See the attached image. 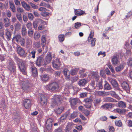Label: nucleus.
Masks as SVG:
<instances>
[{
	"mask_svg": "<svg viewBox=\"0 0 132 132\" xmlns=\"http://www.w3.org/2000/svg\"><path fill=\"white\" fill-rule=\"evenodd\" d=\"M31 86V85L27 81H24L22 82V88L23 90L26 92H27L30 90Z\"/></svg>",
	"mask_w": 132,
	"mask_h": 132,
	"instance_id": "1",
	"label": "nucleus"
},
{
	"mask_svg": "<svg viewBox=\"0 0 132 132\" xmlns=\"http://www.w3.org/2000/svg\"><path fill=\"white\" fill-rule=\"evenodd\" d=\"M59 87L58 84L55 82H53L47 85L46 88L52 91L56 90Z\"/></svg>",
	"mask_w": 132,
	"mask_h": 132,
	"instance_id": "2",
	"label": "nucleus"
},
{
	"mask_svg": "<svg viewBox=\"0 0 132 132\" xmlns=\"http://www.w3.org/2000/svg\"><path fill=\"white\" fill-rule=\"evenodd\" d=\"M108 80L109 82L111 83L113 86L115 88L116 90H120V88L118 86V84L115 79L109 78H108Z\"/></svg>",
	"mask_w": 132,
	"mask_h": 132,
	"instance_id": "3",
	"label": "nucleus"
},
{
	"mask_svg": "<svg viewBox=\"0 0 132 132\" xmlns=\"http://www.w3.org/2000/svg\"><path fill=\"white\" fill-rule=\"evenodd\" d=\"M18 61H19V67L20 71L24 74H26L25 72L26 68L22 61L18 58Z\"/></svg>",
	"mask_w": 132,
	"mask_h": 132,
	"instance_id": "4",
	"label": "nucleus"
},
{
	"mask_svg": "<svg viewBox=\"0 0 132 132\" xmlns=\"http://www.w3.org/2000/svg\"><path fill=\"white\" fill-rule=\"evenodd\" d=\"M16 48L17 49V52L20 55L24 57H25L26 56L25 51L22 48L19 46H17Z\"/></svg>",
	"mask_w": 132,
	"mask_h": 132,
	"instance_id": "5",
	"label": "nucleus"
},
{
	"mask_svg": "<svg viewBox=\"0 0 132 132\" xmlns=\"http://www.w3.org/2000/svg\"><path fill=\"white\" fill-rule=\"evenodd\" d=\"M52 64L53 67L57 69H59L60 67V62L59 59H56L53 61Z\"/></svg>",
	"mask_w": 132,
	"mask_h": 132,
	"instance_id": "6",
	"label": "nucleus"
},
{
	"mask_svg": "<svg viewBox=\"0 0 132 132\" xmlns=\"http://www.w3.org/2000/svg\"><path fill=\"white\" fill-rule=\"evenodd\" d=\"M52 59L51 54L50 52H48L44 60V64L46 65L50 63Z\"/></svg>",
	"mask_w": 132,
	"mask_h": 132,
	"instance_id": "7",
	"label": "nucleus"
},
{
	"mask_svg": "<svg viewBox=\"0 0 132 132\" xmlns=\"http://www.w3.org/2000/svg\"><path fill=\"white\" fill-rule=\"evenodd\" d=\"M22 6L26 11H31V7L25 1H21Z\"/></svg>",
	"mask_w": 132,
	"mask_h": 132,
	"instance_id": "8",
	"label": "nucleus"
},
{
	"mask_svg": "<svg viewBox=\"0 0 132 132\" xmlns=\"http://www.w3.org/2000/svg\"><path fill=\"white\" fill-rule=\"evenodd\" d=\"M23 105L26 109H29L31 106V101L29 99H24L23 101Z\"/></svg>",
	"mask_w": 132,
	"mask_h": 132,
	"instance_id": "9",
	"label": "nucleus"
},
{
	"mask_svg": "<svg viewBox=\"0 0 132 132\" xmlns=\"http://www.w3.org/2000/svg\"><path fill=\"white\" fill-rule=\"evenodd\" d=\"M40 103L42 104L45 106L47 103V100L46 96L43 94L40 96Z\"/></svg>",
	"mask_w": 132,
	"mask_h": 132,
	"instance_id": "10",
	"label": "nucleus"
},
{
	"mask_svg": "<svg viewBox=\"0 0 132 132\" xmlns=\"http://www.w3.org/2000/svg\"><path fill=\"white\" fill-rule=\"evenodd\" d=\"M43 58L41 56L37 57L36 61V65L38 66H41L42 64L44 65L43 62Z\"/></svg>",
	"mask_w": 132,
	"mask_h": 132,
	"instance_id": "11",
	"label": "nucleus"
},
{
	"mask_svg": "<svg viewBox=\"0 0 132 132\" xmlns=\"http://www.w3.org/2000/svg\"><path fill=\"white\" fill-rule=\"evenodd\" d=\"M111 61L112 64L115 65H116L120 62L118 57L115 56H113Z\"/></svg>",
	"mask_w": 132,
	"mask_h": 132,
	"instance_id": "12",
	"label": "nucleus"
},
{
	"mask_svg": "<svg viewBox=\"0 0 132 132\" xmlns=\"http://www.w3.org/2000/svg\"><path fill=\"white\" fill-rule=\"evenodd\" d=\"M114 106V105L111 103H107L103 105L100 107L101 109H107L109 108H110Z\"/></svg>",
	"mask_w": 132,
	"mask_h": 132,
	"instance_id": "13",
	"label": "nucleus"
},
{
	"mask_svg": "<svg viewBox=\"0 0 132 132\" xmlns=\"http://www.w3.org/2000/svg\"><path fill=\"white\" fill-rule=\"evenodd\" d=\"M122 87L123 89L125 90L127 92H129L130 88L129 85L126 82H123L122 85Z\"/></svg>",
	"mask_w": 132,
	"mask_h": 132,
	"instance_id": "14",
	"label": "nucleus"
},
{
	"mask_svg": "<svg viewBox=\"0 0 132 132\" xmlns=\"http://www.w3.org/2000/svg\"><path fill=\"white\" fill-rule=\"evenodd\" d=\"M8 68L11 73H14L15 71L16 67L14 64H10L8 66Z\"/></svg>",
	"mask_w": 132,
	"mask_h": 132,
	"instance_id": "15",
	"label": "nucleus"
},
{
	"mask_svg": "<svg viewBox=\"0 0 132 132\" xmlns=\"http://www.w3.org/2000/svg\"><path fill=\"white\" fill-rule=\"evenodd\" d=\"M63 106H61L57 108L54 109V111L57 114H59L62 112L63 110Z\"/></svg>",
	"mask_w": 132,
	"mask_h": 132,
	"instance_id": "16",
	"label": "nucleus"
},
{
	"mask_svg": "<svg viewBox=\"0 0 132 132\" xmlns=\"http://www.w3.org/2000/svg\"><path fill=\"white\" fill-rule=\"evenodd\" d=\"M78 99L77 98L71 99L70 100L71 105V106L76 105L78 103Z\"/></svg>",
	"mask_w": 132,
	"mask_h": 132,
	"instance_id": "17",
	"label": "nucleus"
},
{
	"mask_svg": "<svg viewBox=\"0 0 132 132\" xmlns=\"http://www.w3.org/2000/svg\"><path fill=\"white\" fill-rule=\"evenodd\" d=\"M31 68L32 75L34 77L38 75L37 68L34 67H32Z\"/></svg>",
	"mask_w": 132,
	"mask_h": 132,
	"instance_id": "18",
	"label": "nucleus"
},
{
	"mask_svg": "<svg viewBox=\"0 0 132 132\" xmlns=\"http://www.w3.org/2000/svg\"><path fill=\"white\" fill-rule=\"evenodd\" d=\"M4 21L5 27H8L10 25L9 19L8 18H6L4 19Z\"/></svg>",
	"mask_w": 132,
	"mask_h": 132,
	"instance_id": "19",
	"label": "nucleus"
},
{
	"mask_svg": "<svg viewBox=\"0 0 132 132\" xmlns=\"http://www.w3.org/2000/svg\"><path fill=\"white\" fill-rule=\"evenodd\" d=\"M75 12L76 15H82L85 13V11H82L80 9L75 10Z\"/></svg>",
	"mask_w": 132,
	"mask_h": 132,
	"instance_id": "20",
	"label": "nucleus"
},
{
	"mask_svg": "<svg viewBox=\"0 0 132 132\" xmlns=\"http://www.w3.org/2000/svg\"><path fill=\"white\" fill-rule=\"evenodd\" d=\"M46 38L45 36L43 35L42 36L41 40V43L42 47L45 46L46 44Z\"/></svg>",
	"mask_w": 132,
	"mask_h": 132,
	"instance_id": "21",
	"label": "nucleus"
},
{
	"mask_svg": "<svg viewBox=\"0 0 132 132\" xmlns=\"http://www.w3.org/2000/svg\"><path fill=\"white\" fill-rule=\"evenodd\" d=\"M105 84L104 86V89L109 90L111 89V87L106 81H105Z\"/></svg>",
	"mask_w": 132,
	"mask_h": 132,
	"instance_id": "22",
	"label": "nucleus"
},
{
	"mask_svg": "<svg viewBox=\"0 0 132 132\" xmlns=\"http://www.w3.org/2000/svg\"><path fill=\"white\" fill-rule=\"evenodd\" d=\"M9 5L12 11L14 13L15 12V7L14 3H13L10 2Z\"/></svg>",
	"mask_w": 132,
	"mask_h": 132,
	"instance_id": "23",
	"label": "nucleus"
},
{
	"mask_svg": "<svg viewBox=\"0 0 132 132\" xmlns=\"http://www.w3.org/2000/svg\"><path fill=\"white\" fill-rule=\"evenodd\" d=\"M60 100H59V98L57 99H56L55 101L53 102L51 104V106L52 108H54V107H56L58 105V103H60Z\"/></svg>",
	"mask_w": 132,
	"mask_h": 132,
	"instance_id": "24",
	"label": "nucleus"
},
{
	"mask_svg": "<svg viewBox=\"0 0 132 132\" xmlns=\"http://www.w3.org/2000/svg\"><path fill=\"white\" fill-rule=\"evenodd\" d=\"M86 83V80L84 79L79 81L78 82V84L80 86H84Z\"/></svg>",
	"mask_w": 132,
	"mask_h": 132,
	"instance_id": "25",
	"label": "nucleus"
},
{
	"mask_svg": "<svg viewBox=\"0 0 132 132\" xmlns=\"http://www.w3.org/2000/svg\"><path fill=\"white\" fill-rule=\"evenodd\" d=\"M40 36V34L39 32H35L34 34V38L35 40H37L39 39Z\"/></svg>",
	"mask_w": 132,
	"mask_h": 132,
	"instance_id": "26",
	"label": "nucleus"
},
{
	"mask_svg": "<svg viewBox=\"0 0 132 132\" xmlns=\"http://www.w3.org/2000/svg\"><path fill=\"white\" fill-rule=\"evenodd\" d=\"M95 89L97 90L102 89L103 88L102 82H100L98 84H97L95 87Z\"/></svg>",
	"mask_w": 132,
	"mask_h": 132,
	"instance_id": "27",
	"label": "nucleus"
},
{
	"mask_svg": "<svg viewBox=\"0 0 132 132\" xmlns=\"http://www.w3.org/2000/svg\"><path fill=\"white\" fill-rule=\"evenodd\" d=\"M21 38L20 35L17 34L15 35L12 39V40H15L18 43L19 40Z\"/></svg>",
	"mask_w": 132,
	"mask_h": 132,
	"instance_id": "28",
	"label": "nucleus"
},
{
	"mask_svg": "<svg viewBox=\"0 0 132 132\" xmlns=\"http://www.w3.org/2000/svg\"><path fill=\"white\" fill-rule=\"evenodd\" d=\"M21 34L23 36H25L27 34L26 29L24 26H23L21 30Z\"/></svg>",
	"mask_w": 132,
	"mask_h": 132,
	"instance_id": "29",
	"label": "nucleus"
},
{
	"mask_svg": "<svg viewBox=\"0 0 132 132\" xmlns=\"http://www.w3.org/2000/svg\"><path fill=\"white\" fill-rule=\"evenodd\" d=\"M94 32L93 31L91 30L90 34H89L87 40L88 42H90L92 40V39L93 37Z\"/></svg>",
	"mask_w": 132,
	"mask_h": 132,
	"instance_id": "30",
	"label": "nucleus"
},
{
	"mask_svg": "<svg viewBox=\"0 0 132 132\" xmlns=\"http://www.w3.org/2000/svg\"><path fill=\"white\" fill-rule=\"evenodd\" d=\"M42 80L43 81H46L49 79V77L46 75H43L41 76Z\"/></svg>",
	"mask_w": 132,
	"mask_h": 132,
	"instance_id": "31",
	"label": "nucleus"
},
{
	"mask_svg": "<svg viewBox=\"0 0 132 132\" xmlns=\"http://www.w3.org/2000/svg\"><path fill=\"white\" fill-rule=\"evenodd\" d=\"M124 68V66L123 64H121L117 66L115 69L117 72H119L122 70Z\"/></svg>",
	"mask_w": 132,
	"mask_h": 132,
	"instance_id": "32",
	"label": "nucleus"
},
{
	"mask_svg": "<svg viewBox=\"0 0 132 132\" xmlns=\"http://www.w3.org/2000/svg\"><path fill=\"white\" fill-rule=\"evenodd\" d=\"M16 16L17 19L20 22H22V20L21 14L19 13H17L16 14Z\"/></svg>",
	"mask_w": 132,
	"mask_h": 132,
	"instance_id": "33",
	"label": "nucleus"
},
{
	"mask_svg": "<svg viewBox=\"0 0 132 132\" xmlns=\"http://www.w3.org/2000/svg\"><path fill=\"white\" fill-rule=\"evenodd\" d=\"M6 32L5 33V35L6 36V37L8 40H10L11 38V34L9 31L7 29H6Z\"/></svg>",
	"mask_w": 132,
	"mask_h": 132,
	"instance_id": "34",
	"label": "nucleus"
},
{
	"mask_svg": "<svg viewBox=\"0 0 132 132\" xmlns=\"http://www.w3.org/2000/svg\"><path fill=\"white\" fill-rule=\"evenodd\" d=\"M29 53L30 54V55H32L31 57L33 59H35V57L36 50L35 49L31 50V52H30Z\"/></svg>",
	"mask_w": 132,
	"mask_h": 132,
	"instance_id": "35",
	"label": "nucleus"
},
{
	"mask_svg": "<svg viewBox=\"0 0 132 132\" xmlns=\"http://www.w3.org/2000/svg\"><path fill=\"white\" fill-rule=\"evenodd\" d=\"M63 72L65 77L68 78L69 77V71L67 69H64L63 70Z\"/></svg>",
	"mask_w": 132,
	"mask_h": 132,
	"instance_id": "36",
	"label": "nucleus"
},
{
	"mask_svg": "<svg viewBox=\"0 0 132 132\" xmlns=\"http://www.w3.org/2000/svg\"><path fill=\"white\" fill-rule=\"evenodd\" d=\"M118 106L120 108H125L126 107V104L124 102L121 101L119 102Z\"/></svg>",
	"mask_w": 132,
	"mask_h": 132,
	"instance_id": "37",
	"label": "nucleus"
},
{
	"mask_svg": "<svg viewBox=\"0 0 132 132\" xmlns=\"http://www.w3.org/2000/svg\"><path fill=\"white\" fill-rule=\"evenodd\" d=\"M96 93L100 96H105L106 95V93L104 91H97Z\"/></svg>",
	"mask_w": 132,
	"mask_h": 132,
	"instance_id": "38",
	"label": "nucleus"
},
{
	"mask_svg": "<svg viewBox=\"0 0 132 132\" xmlns=\"http://www.w3.org/2000/svg\"><path fill=\"white\" fill-rule=\"evenodd\" d=\"M115 124L116 126L118 127H121L122 123L121 121L120 120H117L115 121Z\"/></svg>",
	"mask_w": 132,
	"mask_h": 132,
	"instance_id": "39",
	"label": "nucleus"
},
{
	"mask_svg": "<svg viewBox=\"0 0 132 132\" xmlns=\"http://www.w3.org/2000/svg\"><path fill=\"white\" fill-rule=\"evenodd\" d=\"M92 101V98L91 97L87 98L85 99L83 102L86 103H89L91 102Z\"/></svg>",
	"mask_w": 132,
	"mask_h": 132,
	"instance_id": "40",
	"label": "nucleus"
},
{
	"mask_svg": "<svg viewBox=\"0 0 132 132\" xmlns=\"http://www.w3.org/2000/svg\"><path fill=\"white\" fill-rule=\"evenodd\" d=\"M101 101V100L100 98L94 100V106H96L97 104H99Z\"/></svg>",
	"mask_w": 132,
	"mask_h": 132,
	"instance_id": "41",
	"label": "nucleus"
},
{
	"mask_svg": "<svg viewBox=\"0 0 132 132\" xmlns=\"http://www.w3.org/2000/svg\"><path fill=\"white\" fill-rule=\"evenodd\" d=\"M105 100L107 102H115L116 101L113 98L109 97L106 98Z\"/></svg>",
	"mask_w": 132,
	"mask_h": 132,
	"instance_id": "42",
	"label": "nucleus"
},
{
	"mask_svg": "<svg viewBox=\"0 0 132 132\" xmlns=\"http://www.w3.org/2000/svg\"><path fill=\"white\" fill-rule=\"evenodd\" d=\"M115 110L117 113L120 114H122L125 111V109H115Z\"/></svg>",
	"mask_w": 132,
	"mask_h": 132,
	"instance_id": "43",
	"label": "nucleus"
},
{
	"mask_svg": "<svg viewBox=\"0 0 132 132\" xmlns=\"http://www.w3.org/2000/svg\"><path fill=\"white\" fill-rule=\"evenodd\" d=\"M58 38L60 42H62L64 40V36L63 35H60L59 36Z\"/></svg>",
	"mask_w": 132,
	"mask_h": 132,
	"instance_id": "44",
	"label": "nucleus"
},
{
	"mask_svg": "<svg viewBox=\"0 0 132 132\" xmlns=\"http://www.w3.org/2000/svg\"><path fill=\"white\" fill-rule=\"evenodd\" d=\"M20 43L21 45L22 46H23L24 45L25 40L23 38H21L19 40L18 42Z\"/></svg>",
	"mask_w": 132,
	"mask_h": 132,
	"instance_id": "45",
	"label": "nucleus"
},
{
	"mask_svg": "<svg viewBox=\"0 0 132 132\" xmlns=\"http://www.w3.org/2000/svg\"><path fill=\"white\" fill-rule=\"evenodd\" d=\"M17 11L18 12V13H22L24 12V10L23 8L20 7H18L16 9Z\"/></svg>",
	"mask_w": 132,
	"mask_h": 132,
	"instance_id": "46",
	"label": "nucleus"
},
{
	"mask_svg": "<svg viewBox=\"0 0 132 132\" xmlns=\"http://www.w3.org/2000/svg\"><path fill=\"white\" fill-rule=\"evenodd\" d=\"M94 81H92L89 84V86H90L93 89H95V87L96 85L95 84Z\"/></svg>",
	"mask_w": 132,
	"mask_h": 132,
	"instance_id": "47",
	"label": "nucleus"
},
{
	"mask_svg": "<svg viewBox=\"0 0 132 132\" xmlns=\"http://www.w3.org/2000/svg\"><path fill=\"white\" fill-rule=\"evenodd\" d=\"M33 33L34 31L32 30H29L28 31V36L30 37H32Z\"/></svg>",
	"mask_w": 132,
	"mask_h": 132,
	"instance_id": "48",
	"label": "nucleus"
},
{
	"mask_svg": "<svg viewBox=\"0 0 132 132\" xmlns=\"http://www.w3.org/2000/svg\"><path fill=\"white\" fill-rule=\"evenodd\" d=\"M38 22L37 19L33 23V26L34 28L36 29L37 27V24Z\"/></svg>",
	"mask_w": 132,
	"mask_h": 132,
	"instance_id": "49",
	"label": "nucleus"
},
{
	"mask_svg": "<svg viewBox=\"0 0 132 132\" xmlns=\"http://www.w3.org/2000/svg\"><path fill=\"white\" fill-rule=\"evenodd\" d=\"M21 24H20L18 22L16 24H15V28L16 30H17L20 28L21 27Z\"/></svg>",
	"mask_w": 132,
	"mask_h": 132,
	"instance_id": "50",
	"label": "nucleus"
},
{
	"mask_svg": "<svg viewBox=\"0 0 132 132\" xmlns=\"http://www.w3.org/2000/svg\"><path fill=\"white\" fill-rule=\"evenodd\" d=\"M28 17L30 20H32L33 19L34 16L31 13H29L28 14Z\"/></svg>",
	"mask_w": 132,
	"mask_h": 132,
	"instance_id": "51",
	"label": "nucleus"
},
{
	"mask_svg": "<svg viewBox=\"0 0 132 132\" xmlns=\"http://www.w3.org/2000/svg\"><path fill=\"white\" fill-rule=\"evenodd\" d=\"M34 45L35 47L38 48L40 46L39 42H35L34 43Z\"/></svg>",
	"mask_w": 132,
	"mask_h": 132,
	"instance_id": "52",
	"label": "nucleus"
},
{
	"mask_svg": "<svg viewBox=\"0 0 132 132\" xmlns=\"http://www.w3.org/2000/svg\"><path fill=\"white\" fill-rule=\"evenodd\" d=\"M30 5L34 9H37L38 6L36 5L33 4L31 2L29 3Z\"/></svg>",
	"mask_w": 132,
	"mask_h": 132,
	"instance_id": "53",
	"label": "nucleus"
},
{
	"mask_svg": "<svg viewBox=\"0 0 132 132\" xmlns=\"http://www.w3.org/2000/svg\"><path fill=\"white\" fill-rule=\"evenodd\" d=\"M77 116V114L76 112H74L71 115V117L72 118H74L76 117Z\"/></svg>",
	"mask_w": 132,
	"mask_h": 132,
	"instance_id": "54",
	"label": "nucleus"
},
{
	"mask_svg": "<svg viewBox=\"0 0 132 132\" xmlns=\"http://www.w3.org/2000/svg\"><path fill=\"white\" fill-rule=\"evenodd\" d=\"M81 25V23L77 22L75 24V27L76 28H78Z\"/></svg>",
	"mask_w": 132,
	"mask_h": 132,
	"instance_id": "55",
	"label": "nucleus"
},
{
	"mask_svg": "<svg viewBox=\"0 0 132 132\" xmlns=\"http://www.w3.org/2000/svg\"><path fill=\"white\" fill-rule=\"evenodd\" d=\"M25 39L26 40V43L29 45L30 43L31 40L30 38L28 36H26L25 37Z\"/></svg>",
	"mask_w": 132,
	"mask_h": 132,
	"instance_id": "56",
	"label": "nucleus"
},
{
	"mask_svg": "<svg viewBox=\"0 0 132 132\" xmlns=\"http://www.w3.org/2000/svg\"><path fill=\"white\" fill-rule=\"evenodd\" d=\"M54 132H63L62 127H59L58 128L55 129Z\"/></svg>",
	"mask_w": 132,
	"mask_h": 132,
	"instance_id": "57",
	"label": "nucleus"
},
{
	"mask_svg": "<svg viewBox=\"0 0 132 132\" xmlns=\"http://www.w3.org/2000/svg\"><path fill=\"white\" fill-rule=\"evenodd\" d=\"M128 65L132 67V59H129L127 62Z\"/></svg>",
	"mask_w": 132,
	"mask_h": 132,
	"instance_id": "58",
	"label": "nucleus"
},
{
	"mask_svg": "<svg viewBox=\"0 0 132 132\" xmlns=\"http://www.w3.org/2000/svg\"><path fill=\"white\" fill-rule=\"evenodd\" d=\"M110 94L113 96H114L115 97L117 96L115 92L114 91H111L110 92Z\"/></svg>",
	"mask_w": 132,
	"mask_h": 132,
	"instance_id": "59",
	"label": "nucleus"
},
{
	"mask_svg": "<svg viewBox=\"0 0 132 132\" xmlns=\"http://www.w3.org/2000/svg\"><path fill=\"white\" fill-rule=\"evenodd\" d=\"M0 30V36L2 37H3V38H4V29H2V30L1 31Z\"/></svg>",
	"mask_w": 132,
	"mask_h": 132,
	"instance_id": "60",
	"label": "nucleus"
},
{
	"mask_svg": "<svg viewBox=\"0 0 132 132\" xmlns=\"http://www.w3.org/2000/svg\"><path fill=\"white\" fill-rule=\"evenodd\" d=\"M87 94V93L86 92L82 93L80 94V96L82 98L85 97L86 96Z\"/></svg>",
	"mask_w": 132,
	"mask_h": 132,
	"instance_id": "61",
	"label": "nucleus"
},
{
	"mask_svg": "<svg viewBox=\"0 0 132 132\" xmlns=\"http://www.w3.org/2000/svg\"><path fill=\"white\" fill-rule=\"evenodd\" d=\"M68 116V115L66 114H64L62 115L60 117L61 120H64Z\"/></svg>",
	"mask_w": 132,
	"mask_h": 132,
	"instance_id": "62",
	"label": "nucleus"
},
{
	"mask_svg": "<svg viewBox=\"0 0 132 132\" xmlns=\"http://www.w3.org/2000/svg\"><path fill=\"white\" fill-rule=\"evenodd\" d=\"M46 70L48 73H51L53 71V70L50 67H48V68H47Z\"/></svg>",
	"mask_w": 132,
	"mask_h": 132,
	"instance_id": "63",
	"label": "nucleus"
},
{
	"mask_svg": "<svg viewBox=\"0 0 132 132\" xmlns=\"http://www.w3.org/2000/svg\"><path fill=\"white\" fill-rule=\"evenodd\" d=\"M114 129L113 127L111 126L109 128V132H114Z\"/></svg>",
	"mask_w": 132,
	"mask_h": 132,
	"instance_id": "64",
	"label": "nucleus"
}]
</instances>
